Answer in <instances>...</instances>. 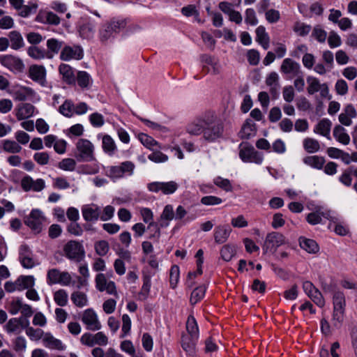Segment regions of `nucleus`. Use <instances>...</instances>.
I'll return each mask as SVG.
<instances>
[{
	"label": "nucleus",
	"instance_id": "nucleus-46",
	"mask_svg": "<svg viewBox=\"0 0 357 357\" xmlns=\"http://www.w3.org/2000/svg\"><path fill=\"white\" fill-rule=\"evenodd\" d=\"M303 149L308 153H314L320 150V144L318 140L306 137L303 141Z\"/></svg>",
	"mask_w": 357,
	"mask_h": 357
},
{
	"label": "nucleus",
	"instance_id": "nucleus-61",
	"mask_svg": "<svg viewBox=\"0 0 357 357\" xmlns=\"http://www.w3.org/2000/svg\"><path fill=\"white\" fill-rule=\"evenodd\" d=\"M180 278V268L177 265H173L169 271V282L172 289L176 288Z\"/></svg>",
	"mask_w": 357,
	"mask_h": 357
},
{
	"label": "nucleus",
	"instance_id": "nucleus-13",
	"mask_svg": "<svg viewBox=\"0 0 357 357\" xmlns=\"http://www.w3.org/2000/svg\"><path fill=\"white\" fill-rule=\"evenodd\" d=\"M0 63L14 73H21L25 67L21 59L11 54L0 55Z\"/></svg>",
	"mask_w": 357,
	"mask_h": 357
},
{
	"label": "nucleus",
	"instance_id": "nucleus-31",
	"mask_svg": "<svg viewBox=\"0 0 357 357\" xmlns=\"http://www.w3.org/2000/svg\"><path fill=\"white\" fill-rule=\"evenodd\" d=\"M256 41L264 49L267 50L269 47L270 37L266 31V28L261 25L259 26L256 30Z\"/></svg>",
	"mask_w": 357,
	"mask_h": 357
},
{
	"label": "nucleus",
	"instance_id": "nucleus-9",
	"mask_svg": "<svg viewBox=\"0 0 357 357\" xmlns=\"http://www.w3.org/2000/svg\"><path fill=\"white\" fill-rule=\"evenodd\" d=\"M35 279L31 275H21L15 282H6L5 290H34Z\"/></svg>",
	"mask_w": 357,
	"mask_h": 357
},
{
	"label": "nucleus",
	"instance_id": "nucleus-2",
	"mask_svg": "<svg viewBox=\"0 0 357 357\" xmlns=\"http://www.w3.org/2000/svg\"><path fill=\"white\" fill-rule=\"evenodd\" d=\"M126 20L122 18H113L103 24L98 33L100 42L105 44L111 42L119 33L126 28Z\"/></svg>",
	"mask_w": 357,
	"mask_h": 357
},
{
	"label": "nucleus",
	"instance_id": "nucleus-37",
	"mask_svg": "<svg viewBox=\"0 0 357 357\" xmlns=\"http://www.w3.org/2000/svg\"><path fill=\"white\" fill-rule=\"evenodd\" d=\"M331 121L327 119L321 120L314 127V132L331 139L330 131Z\"/></svg>",
	"mask_w": 357,
	"mask_h": 357
},
{
	"label": "nucleus",
	"instance_id": "nucleus-48",
	"mask_svg": "<svg viewBox=\"0 0 357 357\" xmlns=\"http://www.w3.org/2000/svg\"><path fill=\"white\" fill-rule=\"evenodd\" d=\"M312 30V26L310 24H305L301 21H297L294 24V32L301 37H305L309 34Z\"/></svg>",
	"mask_w": 357,
	"mask_h": 357
},
{
	"label": "nucleus",
	"instance_id": "nucleus-55",
	"mask_svg": "<svg viewBox=\"0 0 357 357\" xmlns=\"http://www.w3.org/2000/svg\"><path fill=\"white\" fill-rule=\"evenodd\" d=\"M38 5L36 3L30 2L28 5H22L19 11V15L22 17H27L29 15L36 13Z\"/></svg>",
	"mask_w": 357,
	"mask_h": 357
},
{
	"label": "nucleus",
	"instance_id": "nucleus-25",
	"mask_svg": "<svg viewBox=\"0 0 357 357\" xmlns=\"http://www.w3.org/2000/svg\"><path fill=\"white\" fill-rule=\"evenodd\" d=\"M36 108L29 103H21L15 109V116L20 121L26 119L35 114Z\"/></svg>",
	"mask_w": 357,
	"mask_h": 357
},
{
	"label": "nucleus",
	"instance_id": "nucleus-8",
	"mask_svg": "<svg viewBox=\"0 0 357 357\" xmlns=\"http://www.w3.org/2000/svg\"><path fill=\"white\" fill-rule=\"evenodd\" d=\"M66 257L73 261L79 262L84 258L85 251L82 243L76 241H70L64 248Z\"/></svg>",
	"mask_w": 357,
	"mask_h": 357
},
{
	"label": "nucleus",
	"instance_id": "nucleus-53",
	"mask_svg": "<svg viewBox=\"0 0 357 357\" xmlns=\"http://www.w3.org/2000/svg\"><path fill=\"white\" fill-rule=\"evenodd\" d=\"M213 182L214 185L227 192H231L233 190L231 183L227 178L218 176L213 178Z\"/></svg>",
	"mask_w": 357,
	"mask_h": 357
},
{
	"label": "nucleus",
	"instance_id": "nucleus-6",
	"mask_svg": "<svg viewBox=\"0 0 357 357\" xmlns=\"http://www.w3.org/2000/svg\"><path fill=\"white\" fill-rule=\"evenodd\" d=\"M286 238L280 233L272 231L268 233L263 245V250L266 253L273 254L277 249L286 243Z\"/></svg>",
	"mask_w": 357,
	"mask_h": 357
},
{
	"label": "nucleus",
	"instance_id": "nucleus-50",
	"mask_svg": "<svg viewBox=\"0 0 357 357\" xmlns=\"http://www.w3.org/2000/svg\"><path fill=\"white\" fill-rule=\"evenodd\" d=\"M58 168L66 172L77 171V162L71 158L62 159L57 165Z\"/></svg>",
	"mask_w": 357,
	"mask_h": 357
},
{
	"label": "nucleus",
	"instance_id": "nucleus-40",
	"mask_svg": "<svg viewBox=\"0 0 357 357\" xmlns=\"http://www.w3.org/2000/svg\"><path fill=\"white\" fill-rule=\"evenodd\" d=\"M187 335L192 336V339H199V333L197 321L193 315H189L186 321Z\"/></svg>",
	"mask_w": 357,
	"mask_h": 357
},
{
	"label": "nucleus",
	"instance_id": "nucleus-12",
	"mask_svg": "<svg viewBox=\"0 0 357 357\" xmlns=\"http://www.w3.org/2000/svg\"><path fill=\"white\" fill-rule=\"evenodd\" d=\"M178 188V184L174 181L168 182L154 181L147 185V188L150 192L158 193L161 192L164 195H172L174 193Z\"/></svg>",
	"mask_w": 357,
	"mask_h": 357
},
{
	"label": "nucleus",
	"instance_id": "nucleus-64",
	"mask_svg": "<svg viewBox=\"0 0 357 357\" xmlns=\"http://www.w3.org/2000/svg\"><path fill=\"white\" fill-rule=\"evenodd\" d=\"M114 207L111 205H107L104 207L102 210L100 208L99 219L103 222L109 220L114 217Z\"/></svg>",
	"mask_w": 357,
	"mask_h": 357
},
{
	"label": "nucleus",
	"instance_id": "nucleus-7",
	"mask_svg": "<svg viewBox=\"0 0 357 357\" xmlns=\"http://www.w3.org/2000/svg\"><path fill=\"white\" fill-rule=\"evenodd\" d=\"M73 280L72 275L67 271H61L57 268L50 269L47 273V282L49 284H59L69 286Z\"/></svg>",
	"mask_w": 357,
	"mask_h": 357
},
{
	"label": "nucleus",
	"instance_id": "nucleus-1",
	"mask_svg": "<svg viewBox=\"0 0 357 357\" xmlns=\"http://www.w3.org/2000/svg\"><path fill=\"white\" fill-rule=\"evenodd\" d=\"M208 115L211 116H210L211 121L205 123L202 137L207 142H216L223 138L224 124L220 119H218L214 112L208 111Z\"/></svg>",
	"mask_w": 357,
	"mask_h": 357
},
{
	"label": "nucleus",
	"instance_id": "nucleus-33",
	"mask_svg": "<svg viewBox=\"0 0 357 357\" xmlns=\"http://www.w3.org/2000/svg\"><path fill=\"white\" fill-rule=\"evenodd\" d=\"M96 287L98 290H115V283L107 279L103 273H98L96 277Z\"/></svg>",
	"mask_w": 357,
	"mask_h": 357
},
{
	"label": "nucleus",
	"instance_id": "nucleus-49",
	"mask_svg": "<svg viewBox=\"0 0 357 357\" xmlns=\"http://www.w3.org/2000/svg\"><path fill=\"white\" fill-rule=\"evenodd\" d=\"M102 147L104 152L109 155H114L116 149V146L114 139L107 135L102 137Z\"/></svg>",
	"mask_w": 357,
	"mask_h": 357
},
{
	"label": "nucleus",
	"instance_id": "nucleus-51",
	"mask_svg": "<svg viewBox=\"0 0 357 357\" xmlns=\"http://www.w3.org/2000/svg\"><path fill=\"white\" fill-rule=\"evenodd\" d=\"M84 132V126L80 123L73 125L64 130V133L69 139L79 137L83 135Z\"/></svg>",
	"mask_w": 357,
	"mask_h": 357
},
{
	"label": "nucleus",
	"instance_id": "nucleus-52",
	"mask_svg": "<svg viewBox=\"0 0 357 357\" xmlns=\"http://www.w3.org/2000/svg\"><path fill=\"white\" fill-rule=\"evenodd\" d=\"M266 84L270 87L272 93L277 92L279 85V75L276 72L270 73L266 78Z\"/></svg>",
	"mask_w": 357,
	"mask_h": 357
},
{
	"label": "nucleus",
	"instance_id": "nucleus-15",
	"mask_svg": "<svg viewBox=\"0 0 357 357\" xmlns=\"http://www.w3.org/2000/svg\"><path fill=\"white\" fill-rule=\"evenodd\" d=\"M280 70L291 79L302 72L301 65L291 58H286L282 61Z\"/></svg>",
	"mask_w": 357,
	"mask_h": 357
},
{
	"label": "nucleus",
	"instance_id": "nucleus-47",
	"mask_svg": "<svg viewBox=\"0 0 357 357\" xmlns=\"http://www.w3.org/2000/svg\"><path fill=\"white\" fill-rule=\"evenodd\" d=\"M77 84L82 89H87L90 87L93 83V80L90 75L85 71H79L75 77Z\"/></svg>",
	"mask_w": 357,
	"mask_h": 357
},
{
	"label": "nucleus",
	"instance_id": "nucleus-3",
	"mask_svg": "<svg viewBox=\"0 0 357 357\" xmlns=\"http://www.w3.org/2000/svg\"><path fill=\"white\" fill-rule=\"evenodd\" d=\"M239 158L243 162L261 165L264 160V155L257 151L252 145L248 142H241L238 146Z\"/></svg>",
	"mask_w": 357,
	"mask_h": 357
},
{
	"label": "nucleus",
	"instance_id": "nucleus-30",
	"mask_svg": "<svg viewBox=\"0 0 357 357\" xmlns=\"http://www.w3.org/2000/svg\"><path fill=\"white\" fill-rule=\"evenodd\" d=\"M42 340L43 345L47 348L60 351L65 349L62 342L60 340L55 338L50 333H45Z\"/></svg>",
	"mask_w": 357,
	"mask_h": 357
},
{
	"label": "nucleus",
	"instance_id": "nucleus-39",
	"mask_svg": "<svg viewBox=\"0 0 357 357\" xmlns=\"http://www.w3.org/2000/svg\"><path fill=\"white\" fill-rule=\"evenodd\" d=\"M63 46V41L56 38H50L47 40V52H46L47 58H52L54 55L57 54Z\"/></svg>",
	"mask_w": 357,
	"mask_h": 357
},
{
	"label": "nucleus",
	"instance_id": "nucleus-57",
	"mask_svg": "<svg viewBox=\"0 0 357 357\" xmlns=\"http://www.w3.org/2000/svg\"><path fill=\"white\" fill-rule=\"evenodd\" d=\"M105 174L114 182L122 178L119 165L107 167L105 169Z\"/></svg>",
	"mask_w": 357,
	"mask_h": 357
},
{
	"label": "nucleus",
	"instance_id": "nucleus-38",
	"mask_svg": "<svg viewBox=\"0 0 357 357\" xmlns=\"http://www.w3.org/2000/svg\"><path fill=\"white\" fill-rule=\"evenodd\" d=\"M200 59L202 63L211 66L213 74L218 75L221 73L222 66L217 59L208 54L202 55Z\"/></svg>",
	"mask_w": 357,
	"mask_h": 357
},
{
	"label": "nucleus",
	"instance_id": "nucleus-44",
	"mask_svg": "<svg viewBox=\"0 0 357 357\" xmlns=\"http://www.w3.org/2000/svg\"><path fill=\"white\" fill-rule=\"evenodd\" d=\"M8 40L10 43V47L13 50H19L24 45L23 38L21 33L17 31H12L8 34Z\"/></svg>",
	"mask_w": 357,
	"mask_h": 357
},
{
	"label": "nucleus",
	"instance_id": "nucleus-4",
	"mask_svg": "<svg viewBox=\"0 0 357 357\" xmlns=\"http://www.w3.org/2000/svg\"><path fill=\"white\" fill-rule=\"evenodd\" d=\"M75 156L79 161L90 162L95 159L93 144L89 139L79 138L75 143Z\"/></svg>",
	"mask_w": 357,
	"mask_h": 357
},
{
	"label": "nucleus",
	"instance_id": "nucleus-28",
	"mask_svg": "<svg viewBox=\"0 0 357 357\" xmlns=\"http://www.w3.org/2000/svg\"><path fill=\"white\" fill-rule=\"evenodd\" d=\"M59 71L61 75L62 80L68 84L75 83V75L73 68L68 64L61 63L59 66Z\"/></svg>",
	"mask_w": 357,
	"mask_h": 357
},
{
	"label": "nucleus",
	"instance_id": "nucleus-17",
	"mask_svg": "<svg viewBox=\"0 0 357 357\" xmlns=\"http://www.w3.org/2000/svg\"><path fill=\"white\" fill-rule=\"evenodd\" d=\"M84 51L79 45L65 46L60 54V59L63 61L80 60L83 58Z\"/></svg>",
	"mask_w": 357,
	"mask_h": 357
},
{
	"label": "nucleus",
	"instance_id": "nucleus-21",
	"mask_svg": "<svg viewBox=\"0 0 357 357\" xmlns=\"http://www.w3.org/2000/svg\"><path fill=\"white\" fill-rule=\"evenodd\" d=\"M46 69L43 66L33 64L29 68V77L41 86H45L46 84Z\"/></svg>",
	"mask_w": 357,
	"mask_h": 357
},
{
	"label": "nucleus",
	"instance_id": "nucleus-59",
	"mask_svg": "<svg viewBox=\"0 0 357 357\" xmlns=\"http://www.w3.org/2000/svg\"><path fill=\"white\" fill-rule=\"evenodd\" d=\"M73 303L79 307H84L87 305V298L83 291H74L71 296Z\"/></svg>",
	"mask_w": 357,
	"mask_h": 357
},
{
	"label": "nucleus",
	"instance_id": "nucleus-16",
	"mask_svg": "<svg viewBox=\"0 0 357 357\" xmlns=\"http://www.w3.org/2000/svg\"><path fill=\"white\" fill-rule=\"evenodd\" d=\"M78 31L82 38L90 39L93 37L96 24L94 20L88 17H82L78 22Z\"/></svg>",
	"mask_w": 357,
	"mask_h": 357
},
{
	"label": "nucleus",
	"instance_id": "nucleus-62",
	"mask_svg": "<svg viewBox=\"0 0 357 357\" xmlns=\"http://www.w3.org/2000/svg\"><path fill=\"white\" fill-rule=\"evenodd\" d=\"M312 36L319 43H324L327 38V32L320 26L317 25L312 29Z\"/></svg>",
	"mask_w": 357,
	"mask_h": 357
},
{
	"label": "nucleus",
	"instance_id": "nucleus-27",
	"mask_svg": "<svg viewBox=\"0 0 357 357\" xmlns=\"http://www.w3.org/2000/svg\"><path fill=\"white\" fill-rule=\"evenodd\" d=\"M231 232V228L227 225H218L214 229V240L217 243H225Z\"/></svg>",
	"mask_w": 357,
	"mask_h": 357
},
{
	"label": "nucleus",
	"instance_id": "nucleus-36",
	"mask_svg": "<svg viewBox=\"0 0 357 357\" xmlns=\"http://www.w3.org/2000/svg\"><path fill=\"white\" fill-rule=\"evenodd\" d=\"M1 151L8 153L17 154L22 151V146L15 141L3 139L1 142Z\"/></svg>",
	"mask_w": 357,
	"mask_h": 357
},
{
	"label": "nucleus",
	"instance_id": "nucleus-10",
	"mask_svg": "<svg viewBox=\"0 0 357 357\" xmlns=\"http://www.w3.org/2000/svg\"><path fill=\"white\" fill-rule=\"evenodd\" d=\"M10 94L17 101L32 100L36 98V91L26 86L15 85L10 91Z\"/></svg>",
	"mask_w": 357,
	"mask_h": 357
},
{
	"label": "nucleus",
	"instance_id": "nucleus-60",
	"mask_svg": "<svg viewBox=\"0 0 357 357\" xmlns=\"http://www.w3.org/2000/svg\"><path fill=\"white\" fill-rule=\"evenodd\" d=\"M333 309L344 310L345 296L342 291H335L333 296Z\"/></svg>",
	"mask_w": 357,
	"mask_h": 357
},
{
	"label": "nucleus",
	"instance_id": "nucleus-41",
	"mask_svg": "<svg viewBox=\"0 0 357 357\" xmlns=\"http://www.w3.org/2000/svg\"><path fill=\"white\" fill-rule=\"evenodd\" d=\"M300 246L308 253L315 254L318 252L319 247L317 242L312 239L301 237L299 238Z\"/></svg>",
	"mask_w": 357,
	"mask_h": 357
},
{
	"label": "nucleus",
	"instance_id": "nucleus-56",
	"mask_svg": "<svg viewBox=\"0 0 357 357\" xmlns=\"http://www.w3.org/2000/svg\"><path fill=\"white\" fill-rule=\"evenodd\" d=\"M245 22L250 26H255L258 24L259 20L255 10L252 8H247L244 13Z\"/></svg>",
	"mask_w": 357,
	"mask_h": 357
},
{
	"label": "nucleus",
	"instance_id": "nucleus-23",
	"mask_svg": "<svg viewBox=\"0 0 357 357\" xmlns=\"http://www.w3.org/2000/svg\"><path fill=\"white\" fill-rule=\"evenodd\" d=\"M100 207L94 204H85L82 207V214L86 222H96L99 220Z\"/></svg>",
	"mask_w": 357,
	"mask_h": 357
},
{
	"label": "nucleus",
	"instance_id": "nucleus-19",
	"mask_svg": "<svg viewBox=\"0 0 357 357\" xmlns=\"http://www.w3.org/2000/svg\"><path fill=\"white\" fill-rule=\"evenodd\" d=\"M44 219L42 212L38 209H34L26 218L25 223L33 231L39 233L42 230Z\"/></svg>",
	"mask_w": 357,
	"mask_h": 357
},
{
	"label": "nucleus",
	"instance_id": "nucleus-11",
	"mask_svg": "<svg viewBox=\"0 0 357 357\" xmlns=\"http://www.w3.org/2000/svg\"><path fill=\"white\" fill-rule=\"evenodd\" d=\"M210 116L208 115V111L197 116L188 124L187 132L192 135H203L205 123L211 121Z\"/></svg>",
	"mask_w": 357,
	"mask_h": 357
},
{
	"label": "nucleus",
	"instance_id": "nucleus-14",
	"mask_svg": "<svg viewBox=\"0 0 357 357\" xmlns=\"http://www.w3.org/2000/svg\"><path fill=\"white\" fill-rule=\"evenodd\" d=\"M80 342L82 344L91 347L95 344L105 346L108 343V338L102 332H98L95 335L85 333L82 335Z\"/></svg>",
	"mask_w": 357,
	"mask_h": 357
},
{
	"label": "nucleus",
	"instance_id": "nucleus-32",
	"mask_svg": "<svg viewBox=\"0 0 357 357\" xmlns=\"http://www.w3.org/2000/svg\"><path fill=\"white\" fill-rule=\"evenodd\" d=\"M90 164H83L77 167V172L79 174H96L100 172L101 165L94 159Z\"/></svg>",
	"mask_w": 357,
	"mask_h": 357
},
{
	"label": "nucleus",
	"instance_id": "nucleus-63",
	"mask_svg": "<svg viewBox=\"0 0 357 357\" xmlns=\"http://www.w3.org/2000/svg\"><path fill=\"white\" fill-rule=\"evenodd\" d=\"M344 317V310L333 309L332 324L333 326L337 328H339Z\"/></svg>",
	"mask_w": 357,
	"mask_h": 357
},
{
	"label": "nucleus",
	"instance_id": "nucleus-42",
	"mask_svg": "<svg viewBox=\"0 0 357 357\" xmlns=\"http://www.w3.org/2000/svg\"><path fill=\"white\" fill-rule=\"evenodd\" d=\"M256 134V126L250 119L245 121L241 130L240 132V136L243 139H249L254 137Z\"/></svg>",
	"mask_w": 357,
	"mask_h": 357
},
{
	"label": "nucleus",
	"instance_id": "nucleus-24",
	"mask_svg": "<svg viewBox=\"0 0 357 357\" xmlns=\"http://www.w3.org/2000/svg\"><path fill=\"white\" fill-rule=\"evenodd\" d=\"M332 213L333 212L331 211H321L318 210L314 212L310 213L306 217V220L309 224L312 225L321 223L323 218L328 220L329 221H335L334 218L331 219Z\"/></svg>",
	"mask_w": 357,
	"mask_h": 357
},
{
	"label": "nucleus",
	"instance_id": "nucleus-26",
	"mask_svg": "<svg viewBox=\"0 0 357 357\" xmlns=\"http://www.w3.org/2000/svg\"><path fill=\"white\" fill-rule=\"evenodd\" d=\"M335 221H330L328 228L333 227L334 232L339 236H346L348 234L349 229V227L344 222H342L340 217L334 215L332 213V218Z\"/></svg>",
	"mask_w": 357,
	"mask_h": 357
},
{
	"label": "nucleus",
	"instance_id": "nucleus-35",
	"mask_svg": "<svg viewBox=\"0 0 357 357\" xmlns=\"http://www.w3.org/2000/svg\"><path fill=\"white\" fill-rule=\"evenodd\" d=\"M198 339H192V336L183 334L181 336V347L188 354L193 355L195 352V344Z\"/></svg>",
	"mask_w": 357,
	"mask_h": 357
},
{
	"label": "nucleus",
	"instance_id": "nucleus-54",
	"mask_svg": "<svg viewBox=\"0 0 357 357\" xmlns=\"http://www.w3.org/2000/svg\"><path fill=\"white\" fill-rule=\"evenodd\" d=\"M28 55L33 59L40 60L47 58L46 52L36 46H31L27 50Z\"/></svg>",
	"mask_w": 357,
	"mask_h": 357
},
{
	"label": "nucleus",
	"instance_id": "nucleus-43",
	"mask_svg": "<svg viewBox=\"0 0 357 357\" xmlns=\"http://www.w3.org/2000/svg\"><path fill=\"white\" fill-rule=\"evenodd\" d=\"M236 253V246L235 244H226L220 250V257L225 261H230Z\"/></svg>",
	"mask_w": 357,
	"mask_h": 357
},
{
	"label": "nucleus",
	"instance_id": "nucleus-58",
	"mask_svg": "<svg viewBox=\"0 0 357 357\" xmlns=\"http://www.w3.org/2000/svg\"><path fill=\"white\" fill-rule=\"evenodd\" d=\"M121 170V177L130 176L134 174L135 164L131 161H125L119 165Z\"/></svg>",
	"mask_w": 357,
	"mask_h": 357
},
{
	"label": "nucleus",
	"instance_id": "nucleus-29",
	"mask_svg": "<svg viewBox=\"0 0 357 357\" xmlns=\"http://www.w3.org/2000/svg\"><path fill=\"white\" fill-rule=\"evenodd\" d=\"M303 162L311 168L320 170L323 169L326 160L323 156L314 155L304 157Z\"/></svg>",
	"mask_w": 357,
	"mask_h": 357
},
{
	"label": "nucleus",
	"instance_id": "nucleus-34",
	"mask_svg": "<svg viewBox=\"0 0 357 357\" xmlns=\"http://www.w3.org/2000/svg\"><path fill=\"white\" fill-rule=\"evenodd\" d=\"M333 135L334 138L343 145H348L350 143V136L347 133V130L341 126H335Z\"/></svg>",
	"mask_w": 357,
	"mask_h": 357
},
{
	"label": "nucleus",
	"instance_id": "nucleus-22",
	"mask_svg": "<svg viewBox=\"0 0 357 357\" xmlns=\"http://www.w3.org/2000/svg\"><path fill=\"white\" fill-rule=\"evenodd\" d=\"M19 255V258L23 267L31 268L38 264L36 260L33 257L31 250L26 245H22L20 246Z\"/></svg>",
	"mask_w": 357,
	"mask_h": 357
},
{
	"label": "nucleus",
	"instance_id": "nucleus-20",
	"mask_svg": "<svg viewBox=\"0 0 357 357\" xmlns=\"http://www.w3.org/2000/svg\"><path fill=\"white\" fill-rule=\"evenodd\" d=\"M82 321L86 325V329L90 331H98L102 326L96 313L92 309H87L83 312Z\"/></svg>",
	"mask_w": 357,
	"mask_h": 357
},
{
	"label": "nucleus",
	"instance_id": "nucleus-18",
	"mask_svg": "<svg viewBox=\"0 0 357 357\" xmlns=\"http://www.w3.org/2000/svg\"><path fill=\"white\" fill-rule=\"evenodd\" d=\"M22 190L25 192L34 191L40 192L45 188V182L43 178H37L33 180L29 175L24 176L20 183Z\"/></svg>",
	"mask_w": 357,
	"mask_h": 357
},
{
	"label": "nucleus",
	"instance_id": "nucleus-45",
	"mask_svg": "<svg viewBox=\"0 0 357 357\" xmlns=\"http://www.w3.org/2000/svg\"><path fill=\"white\" fill-rule=\"evenodd\" d=\"M74 102L71 100L67 99L59 106L58 111L63 116L71 118L74 116Z\"/></svg>",
	"mask_w": 357,
	"mask_h": 357
},
{
	"label": "nucleus",
	"instance_id": "nucleus-5",
	"mask_svg": "<svg viewBox=\"0 0 357 357\" xmlns=\"http://www.w3.org/2000/svg\"><path fill=\"white\" fill-rule=\"evenodd\" d=\"M307 92L309 95H314L319 92L322 98H331L329 88L326 83H321L320 80L312 75H308L306 78Z\"/></svg>",
	"mask_w": 357,
	"mask_h": 357
}]
</instances>
